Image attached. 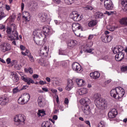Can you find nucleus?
I'll list each match as a JSON object with an SVG mask.
<instances>
[{"label":"nucleus","instance_id":"obj_1","mask_svg":"<svg viewBox=\"0 0 127 127\" xmlns=\"http://www.w3.org/2000/svg\"><path fill=\"white\" fill-rule=\"evenodd\" d=\"M6 32L8 34V40H18V33L16 31V25L15 24H12L10 27H7Z\"/></svg>","mask_w":127,"mask_h":127},{"label":"nucleus","instance_id":"obj_2","mask_svg":"<svg viewBox=\"0 0 127 127\" xmlns=\"http://www.w3.org/2000/svg\"><path fill=\"white\" fill-rule=\"evenodd\" d=\"M43 32L40 30H34L33 32V35H38L40 37H44V39L46 38L47 35H51L53 33V30L48 25L44 26L43 27Z\"/></svg>","mask_w":127,"mask_h":127},{"label":"nucleus","instance_id":"obj_3","mask_svg":"<svg viewBox=\"0 0 127 127\" xmlns=\"http://www.w3.org/2000/svg\"><path fill=\"white\" fill-rule=\"evenodd\" d=\"M125 94H126L125 89L122 88V87H117L116 89H113L110 91L111 97L117 100L122 99V97L125 96Z\"/></svg>","mask_w":127,"mask_h":127},{"label":"nucleus","instance_id":"obj_4","mask_svg":"<svg viewBox=\"0 0 127 127\" xmlns=\"http://www.w3.org/2000/svg\"><path fill=\"white\" fill-rule=\"evenodd\" d=\"M26 119L25 116L24 115H18L14 118V125L18 127H21V126L24 125Z\"/></svg>","mask_w":127,"mask_h":127},{"label":"nucleus","instance_id":"obj_5","mask_svg":"<svg viewBox=\"0 0 127 127\" xmlns=\"http://www.w3.org/2000/svg\"><path fill=\"white\" fill-rule=\"evenodd\" d=\"M30 100V95L27 93H24L18 99V103L19 105H25Z\"/></svg>","mask_w":127,"mask_h":127},{"label":"nucleus","instance_id":"obj_6","mask_svg":"<svg viewBox=\"0 0 127 127\" xmlns=\"http://www.w3.org/2000/svg\"><path fill=\"white\" fill-rule=\"evenodd\" d=\"M72 68L73 71H75L77 73H81L83 71V68H82L81 65L77 62L72 64Z\"/></svg>","mask_w":127,"mask_h":127},{"label":"nucleus","instance_id":"obj_7","mask_svg":"<svg viewBox=\"0 0 127 127\" xmlns=\"http://www.w3.org/2000/svg\"><path fill=\"white\" fill-rule=\"evenodd\" d=\"M70 17L74 21H80V20H82V17L78 14L77 11H72L70 14Z\"/></svg>","mask_w":127,"mask_h":127},{"label":"nucleus","instance_id":"obj_8","mask_svg":"<svg viewBox=\"0 0 127 127\" xmlns=\"http://www.w3.org/2000/svg\"><path fill=\"white\" fill-rule=\"evenodd\" d=\"M9 102V99L8 98V96H7V94H5L0 97V105H1V106L7 105V104H8Z\"/></svg>","mask_w":127,"mask_h":127},{"label":"nucleus","instance_id":"obj_9","mask_svg":"<svg viewBox=\"0 0 127 127\" xmlns=\"http://www.w3.org/2000/svg\"><path fill=\"white\" fill-rule=\"evenodd\" d=\"M104 7L107 10H112L114 8V4L111 0H105Z\"/></svg>","mask_w":127,"mask_h":127},{"label":"nucleus","instance_id":"obj_10","mask_svg":"<svg viewBox=\"0 0 127 127\" xmlns=\"http://www.w3.org/2000/svg\"><path fill=\"white\" fill-rule=\"evenodd\" d=\"M0 48L2 52H6V51H9V50L11 49V47L10 44L7 43H2L0 45Z\"/></svg>","mask_w":127,"mask_h":127},{"label":"nucleus","instance_id":"obj_11","mask_svg":"<svg viewBox=\"0 0 127 127\" xmlns=\"http://www.w3.org/2000/svg\"><path fill=\"white\" fill-rule=\"evenodd\" d=\"M21 80L24 82L27 83V85H30V84H35V82L32 79L27 77L26 76H22L21 77Z\"/></svg>","mask_w":127,"mask_h":127},{"label":"nucleus","instance_id":"obj_12","mask_svg":"<svg viewBox=\"0 0 127 127\" xmlns=\"http://www.w3.org/2000/svg\"><path fill=\"white\" fill-rule=\"evenodd\" d=\"M39 38H41V37H40L38 35H34V41L36 44L41 46V45H43V41H41Z\"/></svg>","mask_w":127,"mask_h":127},{"label":"nucleus","instance_id":"obj_13","mask_svg":"<svg viewBox=\"0 0 127 127\" xmlns=\"http://www.w3.org/2000/svg\"><path fill=\"white\" fill-rule=\"evenodd\" d=\"M78 44L77 41L75 40H69L67 42V46L69 48H74Z\"/></svg>","mask_w":127,"mask_h":127},{"label":"nucleus","instance_id":"obj_14","mask_svg":"<svg viewBox=\"0 0 127 127\" xmlns=\"http://www.w3.org/2000/svg\"><path fill=\"white\" fill-rule=\"evenodd\" d=\"M118 115V111L116 109H113L108 113V117L110 119H114L116 118V116Z\"/></svg>","mask_w":127,"mask_h":127},{"label":"nucleus","instance_id":"obj_15","mask_svg":"<svg viewBox=\"0 0 127 127\" xmlns=\"http://www.w3.org/2000/svg\"><path fill=\"white\" fill-rule=\"evenodd\" d=\"M101 40H102L103 42L104 43H108V42H111L112 41V36L109 35H105L102 36Z\"/></svg>","mask_w":127,"mask_h":127},{"label":"nucleus","instance_id":"obj_16","mask_svg":"<svg viewBox=\"0 0 127 127\" xmlns=\"http://www.w3.org/2000/svg\"><path fill=\"white\" fill-rule=\"evenodd\" d=\"M40 56H45L46 57L48 56V50H47V46H45L44 48L40 50Z\"/></svg>","mask_w":127,"mask_h":127},{"label":"nucleus","instance_id":"obj_17","mask_svg":"<svg viewBox=\"0 0 127 127\" xmlns=\"http://www.w3.org/2000/svg\"><path fill=\"white\" fill-rule=\"evenodd\" d=\"M73 87H74V83L72 80H70L67 81V85L65 87V90L66 91H71V90L73 89Z\"/></svg>","mask_w":127,"mask_h":127},{"label":"nucleus","instance_id":"obj_18","mask_svg":"<svg viewBox=\"0 0 127 127\" xmlns=\"http://www.w3.org/2000/svg\"><path fill=\"white\" fill-rule=\"evenodd\" d=\"M100 75L101 74H100V72L98 71L92 72L90 73L91 78L94 79L95 80L99 79V78H100Z\"/></svg>","mask_w":127,"mask_h":127},{"label":"nucleus","instance_id":"obj_19","mask_svg":"<svg viewBox=\"0 0 127 127\" xmlns=\"http://www.w3.org/2000/svg\"><path fill=\"white\" fill-rule=\"evenodd\" d=\"M124 58H125V54L122 52L115 56V59L116 61H122Z\"/></svg>","mask_w":127,"mask_h":127},{"label":"nucleus","instance_id":"obj_20","mask_svg":"<svg viewBox=\"0 0 127 127\" xmlns=\"http://www.w3.org/2000/svg\"><path fill=\"white\" fill-rule=\"evenodd\" d=\"M37 102L38 106H39L41 108L43 107L44 106V98H43V96H39L37 99Z\"/></svg>","mask_w":127,"mask_h":127},{"label":"nucleus","instance_id":"obj_21","mask_svg":"<svg viewBox=\"0 0 127 127\" xmlns=\"http://www.w3.org/2000/svg\"><path fill=\"white\" fill-rule=\"evenodd\" d=\"M83 112L84 114L86 115V116H90L91 115H92V113L91 112V109L88 104L85 105V107Z\"/></svg>","mask_w":127,"mask_h":127},{"label":"nucleus","instance_id":"obj_22","mask_svg":"<svg viewBox=\"0 0 127 127\" xmlns=\"http://www.w3.org/2000/svg\"><path fill=\"white\" fill-rule=\"evenodd\" d=\"M38 17H39L40 20L42 21V22H45L47 19V14L46 13H39L38 14Z\"/></svg>","mask_w":127,"mask_h":127},{"label":"nucleus","instance_id":"obj_23","mask_svg":"<svg viewBox=\"0 0 127 127\" xmlns=\"http://www.w3.org/2000/svg\"><path fill=\"white\" fill-rule=\"evenodd\" d=\"M22 18L23 19H24L26 22H28V21H29V20H28V17L29 18V16H30V14L29 12L27 11H24L22 13Z\"/></svg>","mask_w":127,"mask_h":127},{"label":"nucleus","instance_id":"obj_24","mask_svg":"<svg viewBox=\"0 0 127 127\" xmlns=\"http://www.w3.org/2000/svg\"><path fill=\"white\" fill-rule=\"evenodd\" d=\"M112 51L114 54H117V53H120V52L123 51V48L121 46L114 47Z\"/></svg>","mask_w":127,"mask_h":127},{"label":"nucleus","instance_id":"obj_25","mask_svg":"<svg viewBox=\"0 0 127 127\" xmlns=\"http://www.w3.org/2000/svg\"><path fill=\"white\" fill-rule=\"evenodd\" d=\"M72 31H75L78 29H81V25L78 23H74L72 25Z\"/></svg>","mask_w":127,"mask_h":127},{"label":"nucleus","instance_id":"obj_26","mask_svg":"<svg viewBox=\"0 0 127 127\" xmlns=\"http://www.w3.org/2000/svg\"><path fill=\"white\" fill-rule=\"evenodd\" d=\"M11 76H12V80L14 83H16V82L19 81V77H18V76L15 72H12Z\"/></svg>","mask_w":127,"mask_h":127},{"label":"nucleus","instance_id":"obj_27","mask_svg":"<svg viewBox=\"0 0 127 127\" xmlns=\"http://www.w3.org/2000/svg\"><path fill=\"white\" fill-rule=\"evenodd\" d=\"M76 82L78 87H83L85 84V80L83 79H76Z\"/></svg>","mask_w":127,"mask_h":127},{"label":"nucleus","instance_id":"obj_28","mask_svg":"<svg viewBox=\"0 0 127 127\" xmlns=\"http://www.w3.org/2000/svg\"><path fill=\"white\" fill-rule=\"evenodd\" d=\"M57 64H59L60 66H62L63 68H67L68 66V64L66 61L59 62Z\"/></svg>","mask_w":127,"mask_h":127},{"label":"nucleus","instance_id":"obj_29","mask_svg":"<svg viewBox=\"0 0 127 127\" xmlns=\"http://www.w3.org/2000/svg\"><path fill=\"white\" fill-rule=\"evenodd\" d=\"M121 4L123 5V9H125V11L127 10V0H122Z\"/></svg>","mask_w":127,"mask_h":127},{"label":"nucleus","instance_id":"obj_30","mask_svg":"<svg viewBox=\"0 0 127 127\" xmlns=\"http://www.w3.org/2000/svg\"><path fill=\"white\" fill-rule=\"evenodd\" d=\"M78 93L79 95H85L88 93V90L85 88H81L78 90Z\"/></svg>","mask_w":127,"mask_h":127},{"label":"nucleus","instance_id":"obj_31","mask_svg":"<svg viewBox=\"0 0 127 127\" xmlns=\"http://www.w3.org/2000/svg\"><path fill=\"white\" fill-rule=\"evenodd\" d=\"M120 23L122 25H127V17L122 18L120 20Z\"/></svg>","mask_w":127,"mask_h":127},{"label":"nucleus","instance_id":"obj_32","mask_svg":"<svg viewBox=\"0 0 127 127\" xmlns=\"http://www.w3.org/2000/svg\"><path fill=\"white\" fill-rule=\"evenodd\" d=\"M42 127H52V125L50 122H46L42 124Z\"/></svg>","mask_w":127,"mask_h":127},{"label":"nucleus","instance_id":"obj_33","mask_svg":"<svg viewBox=\"0 0 127 127\" xmlns=\"http://www.w3.org/2000/svg\"><path fill=\"white\" fill-rule=\"evenodd\" d=\"M88 26L89 27H93V26H95L97 24V21L96 20H91L88 22Z\"/></svg>","mask_w":127,"mask_h":127},{"label":"nucleus","instance_id":"obj_34","mask_svg":"<svg viewBox=\"0 0 127 127\" xmlns=\"http://www.w3.org/2000/svg\"><path fill=\"white\" fill-rule=\"evenodd\" d=\"M104 14L101 12H97L95 13V18H102Z\"/></svg>","mask_w":127,"mask_h":127},{"label":"nucleus","instance_id":"obj_35","mask_svg":"<svg viewBox=\"0 0 127 127\" xmlns=\"http://www.w3.org/2000/svg\"><path fill=\"white\" fill-rule=\"evenodd\" d=\"M30 6L33 7V8H35L37 6V3L34 1H31L30 2Z\"/></svg>","mask_w":127,"mask_h":127},{"label":"nucleus","instance_id":"obj_36","mask_svg":"<svg viewBox=\"0 0 127 127\" xmlns=\"http://www.w3.org/2000/svg\"><path fill=\"white\" fill-rule=\"evenodd\" d=\"M76 36H80L81 35V29H78L75 31H73Z\"/></svg>","mask_w":127,"mask_h":127},{"label":"nucleus","instance_id":"obj_37","mask_svg":"<svg viewBox=\"0 0 127 127\" xmlns=\"http://www.w3.org/2000/svg\"><path fill=\"white\" fill-rule=\"evenodd\" d=\"M100 98L101 95L98 93H96L94 96V99H95V101H97V102H98Z\"/></svg>","mask_w":127,"mask_h":127},{"label":"nucleus","instance_id":"obj_38","mask_svg":"<svg viewBox=\"0 0 127 127\" xmlns=\"http://www.w3.org/2000/svg\"><path fill=\"white\" fill-rule=\"evenodd\" d=\"M83 102L84 104H86V105H88L90 104V103H91V100L88 98H85L83 99Z\"/></svg>","mask_w":127,"mask_h":127},{"label":"nucleus","instance_id":"obj_39","mask_svg":"<svg viewBox=\"0 0 127 127\" xmlns=\"http://www.w3.org/2000/svg\"><path fill=\"white\" fill-rule=\"evenodd\" d=\"M5 16H6V15L4 14V12L0 11V20H1L2 18L5 17Z\"/></svg>","mask_w":127,"mask_h":127},{"label":"nucleus","instance_id":"obj_40","mask_svg":"<svg viewBox=\"0 0 127 127\" xmlns=\"http://www.w3.org/2000/svg\"><path fill=\"white\" fill-rule=\"evenodd\" d=\"M45 115V111L44 110H39L38 115L39 117H41Z\"/></svg>","mask_w":127,"mask_h":127},{"label":"nucleus","instance_id":"obj_41","mask_svg":"<svg viewBox=\"0 0 127 127\" xmlns=\"http://www.w3.org/2000/svg\"><path fill=\"white\" fill-rule=\"evenodd\" d=\"M100 105L101 106V109L102 110H105V109H107V102H104V103H102Z\"/></svg>","mask_w":127,"mask_h":127},{"label":"nucleus","instance_id":"obj_42","mask_svg":"<svg viewBox=\"0 0 127 127\" xmlns=\"http://www.w3.org/2000/svg\"><path fill=\"white\" fill-rule=\"evenodd\" d=\"M66 4H72L74 2V0H64Z\"/></svg>","mask_w":127,"mask_h":127},{"label":"nucleus","instance_id":"obj_43","mask_svg":"<svg viewBox=\"0 0 127 127\" xmlns=\"http://www.w3.org/2000/svg\"><path fill=\"white\" fill-rule=\"evenodd\" d=\"M28 57L31 62H34V58H33V56H32V55H31V54L30 53L29 55H28Z\"/></svg>","mask_w":127,"mask_h":127},{"label":"nucleus","instance_id":"obj_44","mask_svg":"<svg viewBox=\"0 0 127 127\" xmlns=\"http://www.w3.org/2000/svg\"><path fill=\"white\" fill-rule=\"evenodd\" d=\"M38 64H41V66L45 65L44 64V60L43 59H40L39 60H38Z\"/></svg>","mask_w":127,"mask_h":127},{"label":"nucleus","instance_id":"obj_45","mask_svg":"<svg viewBox=\"0 0 127 127\" xmlns=\"http://www.w3.org/2000/svg\"><path fill=\"white\" fill-rule=\"evenodd\" d=\"M20 90H19V89L18 88V87H15L13 88L12 90L13 94H16V93H18V92Z\"/></svg>","mask_w":127,"mask_h":127},{"label":"nucleus","instance_id":"obj_46","mask_svg":"<svg viewBox=\"0 0 127 127\" xmlns=\"http://www.w3.org/2000/svg\"><path fill=\"white\" fill-rule=\"evenodd\" d=\"M106 123L104 121H101L98 125V127H105Z\"/></svg>","mask_w":127,"mask_h":127},{"label":"nucleus","instance_id":"obj_47","mask_svg":"<svg viewBox=\"0 0 127 127\" xmlns=\"http://www.w3.org/2000/svg\"><path fill=\"white\" fill-rule=\"evenodd\" d=\"M86 10H93V9H94V7H93V6H89V5H87L85 7Z\"/></svg>","mask_w":127,"mask_h":127},{"label":"nucleus","instance_id":"obj_48","mask_svg":"<svg viewBox=\"0 0 127 127\" xmlns=\"http://www.w3.org/2000/svg\"><path fill=\"white\" fill-rule=\"evenodd\" d=\"M98 103H100V105L102 104H104V103H107V102H105V99H103L102 98H101L99 99V100L98 101Z\"/></svg>","mask_w":127,"mask_h":127},{"label":"nucleus","instance_id":"obj_49","mask_svg":"<svg viewBox=\"0 0 127 127\" xmlns=\"http://www.w3.org/2000/svg\"><path fill=\"white\" fill-rule=\"evenodd\" d=\"M21 54H22V55H24V56H27V55H28V54H29V51L26 49V51L25 52H21Z\"/></svg>","mask_w":127,"mask_h":127},{"label":"nucleus","instance_id":"obj_50","mask_svg":"<svg viewBox=\"0 0 127 127\" xmlns=\"http://www.w3.org/2000/svg\"><path fill=\"white\" fill-rule=\"evenodd\" d=\"M117 28H118V27H117L110 26L108 29H109V30H110V31H115V30H116V29H117Z\"/></svg>","mask_w":127,"mask_h":127},{"label":"nucleus","instance_id":"obj_51","mask_svg":"<svg viewBox=\"0 0 127 127\" xmlns=\"http://www.w3.org/2000/svg\"><path fill=\"white\" fill-rule=\"evenodd\" d=\"M11 64L12 66H13V65H14L15 66V65H16L17 64V61H16V60H12L11 62Z\"/></svg>","mask_w":127,"mask_h":127},{"label":"nucleus","instance_id":"obj_52","mask_svg":"<svg viewBox=\"0 0 127 127\" xmlns=\"http://www.w3.org/2000/svg\"><path fill=\"white\" fill-rule=\"evenodd\" d=\"M95 36H96V35H92V34H90L89 35L88 37V39L89 40H91L92 39H93V38H94V37H95Z\"/></svg>","mask_w":127,"mask_h":127},{"label":"nucleus","instance_id":"obj_53","mask_svg":"<svg viewBox=\"0 0 127 127\" xmlns=\"http://www.w3.org/2000/svg\"><path fill=\"white\" fill-rule=\"evenodd\" d=\"M43 63L44 65L42 66H43L44 67H46V66H48V65H49V62H48V61L46 60H44Z\"/></svg>","mask_w":127,"mask_h":127},{"label":"nucleus","instance_id":"obj_54","mask_svg":"<svg viewBox=\"0 0 127 127\" xmlns=\"http://www.w3.org/2000/svg\"><path fill=\"white\" fill-rule=\"evenodd\" d=\"M121 71L122 72H127V66L122 67Z\"/></svg>","mask_w":127,"mask_h":127},{"label":"nucleus","instance_id":"obj_55","mask_svg":"<svg viewBox=\"0 0 127 127\" xmlns=\"http://www.w3.org/2000/svg\"><path fill=\"white\" fill-rule=\"evenodd\" d=\"M0 29L1 30H3V31H5V26L3 25H0Z\"/></svg>","mask_w":127,"mask_h":127},{"label":"nucleus","instance_id":"obj_56","mask_svg":"<svg viewBox=\"0 0 127 127\" xmlns=\"http://www.w3.org/2000/svg\"><path fill=\"white\" fill-rule=\"evenodd\" d=\"M15 68H16L17 70H20L21 68V64H18L15 66Z\"/></svg>","mask_w":127,"mask_h":127},{"label":"nucleus","instance_id":"obj_57","mask_svg":"<svg viewBox=\"0 0 127 127\" xmlns=\"http://www.w3.org/2000/svg\"><path fill=\"white\" fill-rule=\"evenodd\" d=\"M28 72H29V73H30V74H32L33 73V70H32V68L29 67L28 68Z\"/></svg>","mask_w":127,"mask_h":127},{"label":"nucleus","instance_id":"obj_58","mask_svg":"<svg viewBox=\"0 0 127 127\" xmlns=\"http://www.w3.org/2000/svg\"><path fill=\"white\" fill-rule=\"evenodd\" d=\"M53 1H54L55 3H57L58 4H59V3L61 2V0H53Z\"/></svg>","mask_w":127,"mask_h":127},{"label":"nucleus","instance_id":"obj_59","mask_svg":"<svg viewBox=\"0 0 127 127\" xmlns=\"http://www.w3.org/2000/svg\"><path fill=\"white\" fill-rule=\"evenodd\" d=\"M64 103L65 104V105H68V104H69V99H68L67 98H65Z\"/></svg>","mask_w":127,"mask_h":127},{"label":"nucleus","instance_id":"obj_60","mask_svg":"<svg viewBox=\"0 0 127 127\" xmlns=\"http://www.w3.org/2000/svg\"><path fill=\"white\" fill-rule=\"evenodd\" d=\"M92 51H93V50L92 49H86L85 50V52H87V53H92Z\"/></svg>","mask_w":127,"mask_h":127},{"label":"nucleus","instance_id":"obj_61","mask_svg":"<svg viewBox=\"0 0 127 127\" xmlns=\"http://www.w3.org/2000/svg\"><path fill=\"white\" fill-rule=\"evenodd\" d=\"M39 84L40 85H45L46 84V81H43L42 80H40L39 82Z\"/></svg>","mask_w":127,"mask_h":127},{"label":"nucleus","instance_id":"obj_62","mask_svg":"<svg viewBox=\"0 0 127 127\" xmlns=\"http://www.w3.org/2000/svg\"><path fill=\"white\" fill-rule=\"evenodd\" d=\"M20 49H21V50L23 51L24 50H25V47H24V46L23 45H20Z\"/></svg>","mask_w":127,"mask_h":127},{"label":"nucleus","instance_id":"obj_63","mask_svg":"<svg viewBox=\"0 0 127 127\" xmlns=\"http://www.w3.org/2000/svg\"><path fill=\"white\" fill-rule=\"evenodd\" d=\"M6 63L7 64H9L10 63L11 60H10V58H8L6 59Z\"/></svg>","mask_w":127,"mask_h":127},{"label":"nucleus","instance_id":"obj_64","mask_svg":"<svg viewBox=\"0 0 127 127\" xmlns=\"http://www.w3.org/2000/svg\"><path fill=\"white\" fill-rule=\"evenodd\" d=\"M39 77V75H38V74H33V78H34V79H37V78H38Z\"/></svg>","mask_w":127,"mask_h":127}]
</instances>
